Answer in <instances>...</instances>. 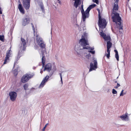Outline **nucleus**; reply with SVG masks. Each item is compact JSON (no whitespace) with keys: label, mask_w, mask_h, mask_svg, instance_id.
Here are the masks:
<instances>
[{"label":"nucleus","mask_w":131,"mask_h":131,"mask_svg":"<svg viewBox=\"0 0 131 131\" xmlns=\"http://www.w3.org/2000/svg\"><path fill=\"white\" fill-rule=\"evenodd\" d=\"M79 43L81 46L77 45L75 46L74 50L78 55L81 54L84 49H90V48L85 46L89 45L88 39L86 35L84 34L82 36L81 39L79 41Z\"/></svg>","instance_id":"nucleus-1"},{"label":"nucleus","mask_w":131,"mask_h":131,"mask_svg":"<svg viewBox=\"0 0 131 131\" xmlns=\"http://www.w3.org/2000/svg\"><path fill=\"white\" fill-rule=\"evenodd\" d=\"M100 35L103 37L105 40L108 41L107 43V52L105 51V56H106L108 59H109L110 57V48L112 45V43L110 42L111 38L110 36H106L105 34L104 33L102 30L100 32Z\"/></svg>","instance_id":"nucleus-2"},{"label":"nucleus","mask_w":131,"mask_h":131,"mask_svg":"<svg viewBox=\"0 0 131 131\" xmlns=\"http://www.w3.org/2000/svg\"><path fill=\"white\" fill-rule=\"evenodd\" d=\"M96 5L95 4L91 5L88 8L85 12H84L83 9V6L82 5L81 6V7L82 9L81 10V12L82 15L83 20L84 22L85 21V18L88 17L89 15V12L90 10L95 7Z\"/></svg>","instance_id":"nucleus-3"},{"label":"nucleus","mask_w":131,"mask_h":131,"mask_svg":"<svg viewBox=\"0 0 131 131\" xmlns=\"http://www.w3.org/2000/svg\"><path fill=\"white\" fill-rule=\"evenodd\" d=\"M112 18L113 21L119 25L121 24V18L119 16V14L117 13H112Z\"/></svg>","instance_id":"nucleus-4"},{"label":"nucleus","mask_w":131,"mask_h":131,"mask_svg":"<svg viewBox=\"0 0 131 131\" xmlns=\"http://www.w3.org/2000/svg\"><path fill=\"white\" fill-rule=\"evenodd\" d=\"M34 75V74L33 73L26 74L22 77L21 79V81L23 83H25L27 82L30 79L32 78Z\"/></svg>","instance_id":"nucleus-5"},{"label":"nucleus","mask_w":131,"mask_h":131,"mask_svg":"<svg viewBox=\"0 0 131 131\" xmlns=\"http://www.w3.org/2000/svg\"><path fill=\"white\" fill-rule=\"evenodd\" d=\"M99 25L101 29H103L105 27L107 22L105 19L102 18L101 16H99Z\"/></svg>","instance_id":"nucleus-6"},{"label":"nucleus","mask_w":131,"mask_h":131,"mask_svg":"<svg viewBox=\"0 0 131 131\" xmlns=\"http://www.w3.org/2000/svg\"><path fill=\"white\" fill-rule=\"evenodd\" d=\"M36 40L38 44L41 48H45V44L42 38L38 35L36 36Z\"/></svg>","instance_id":"nucleus-7"},{"label":"nucleus","mask_w":131,"mask_h":131,"mask_svg":"<svg viewBox=\"0 0 131 131\" xmlns=\"http://www.w3.org/2000/svg\"><path fill=\"white\" fill-rule=\"evenodd\" d=\"M97 62L96 59H93V61L90 64V69L89 71H91L93 70H95L97 68Z\"/></svg>","instance_id":"nucleus-8"},{"label":"nucleus","mask_w":131,"mask_h":131,"mask_svg":"<svg viewBox=\"0 0 131 131\" xmlns=\"http://www.w3.org/2000/svg\"><path fill=\"white\" fill-rule=\"evenodd\" d=\"M9 95L12 101H13L16 100L17 96V94L16 92H9Z\"/></svg>","instance_id":"nucleus-9"},{"label":"nucleus","mask_w":131,"mask_h":131,"mask_svg":"<svg viewBox=\"0 0 131 131\" xmlns=\"http://www.w3.org/2000/svg\"><path fill=\"white\" fill-rule=\"evenodd\" d=\"M23 5L26 9H28L30 6V0H23Z\"/></svg>","instance_id":"nucleus-10"},{"label":"nucleus","mask_w":131,"mask_h":131,"mask_svg":"<svg viewBox=\"0 0 131 131\" xmlns=\"http://www.w3.org/2000/svg\"><path fill=\"white\" fill-rule=\"evenodd\" d=\"M49 78V76L47 75L43 78L39 87V88H42L45 85L47 81Z\"/></svg>","instance_id":"nucleus-11"},{"label":"nucleus","mask_w":131,"mask_h":131,"mask_svg":"<svg viewBox=\"0 0 131 131\" xmlns=\"http://www.w3.org/2000/svg\"><path fill=\"white\" fill-rule=\"evenodd\" d=\"M30 19L29 18H24L22 22V24L23 26H25L29 24L30 21Z\"/></svg>","instance_id":"nucleus-12"},{"label":"nucleus","mask_w":131,"mask_h":131,"mask_svg":"<svg viewBox=\"0 0 131 131\" xmlns=\"http://www.w3.org/2000/svg\"><path fill=\"white\" fill-rule=\"evenodd\" d=\"M128 114L126 113L120 116L121 119L124 121H128L129 120V118L128 115Z\"/></svg>","instance_id":"nucleus-13"},{"label":"nucleus","mask_w":131,"mask_h":131,"mask_svg":"<svg viewBox=\"0 0 131 131\" xmlns=\"http://www.w3.org/2000/svg\"><path fill=\"white\" fill-rule=\"evenodd\" d=\"M21 47L23 48V50L25 49L26 47V40L23 38H21Z\"/></svg>","instance_id":"nucleus-14"},{"label":"nucleus","mask_w":131,"mask_h":131,"mask_svg":"<svg viewBox=\"0 0 131 131\" xmlns=\"http://www.w3.org/2000/svg\"><path fill=\"white\" fill-rule=\"evenodd\" d=\"M10 50L7 51L6 54V56L4 62V64H5L8 62L9 61V58L10 56Z\"/></svg>","instance_id":"nucleus-15"},{"label":"nucleus","mask_w":131,"mask_h":131,"mask_svg":"<svg viewBox=\"0 0 131 131\" xmlns=\"http://www.w3.org/2000/svg\"><path fill=\"white\" fill-rule=\"evenodd\" d=\"M52 68V65L50 63H48L45 66L44 71L46 70L50 72Z\"/></svg>","instance_id":"nucleus-16"},{"label":"nucleus","mask_w":131,"mask_h":131,"mask_svg":"<svg viewBox=\"0 0 131 131\" xmlns=\"http://www.w3.org/2000/svg\"><path fill=\"white\" fill-rule=\"evenodd\" d=\"M119 0H116L115 2L113 8V12L112 13H116L115 11L117 10L118 9V7L117 4V3Z\"/></svg>","instance_id":"nucleus-17"},{"label":"nucleus","mask_w":131,"mask_h":131,"mask_svg":"<svg viewBox=\"0 0 131 131\" xmlns=\"http://www.w3.org/2000/svg\"><path fill=\"white\" fill-rule=\"evenodd\" d=\"M19 2L20 4H19L18 7V8L20 12L22 14H24L25 13V12L24 8L20 4V3L19 1Z\"/></svg>","instance_id":"nucleus-18"},{"label":"nucleus","mask_w":131,"mask_h":131,"mask_svg":"<svg viewBox=\"0 0 131 131\" xmlns=\"http://www.w3.org/2000/svg\"><path fill=\"white\" fill-rule=\"evenodd\" d=\"M45 61V59L44 56H42V62L43 64V66H44Z\"/></svg>","instance_id":"nucleus-19"},{"label":"nucleus","mask_w":131,"mask_h":131,"mask_svg":"<svg viewBox=\"0 0 131 131\" xmlns=\"http://www.w3.org/2000/svg\"><path fill=\"white\" fill-rule=\"evenodd\" d=\"M28 85L27 84H25L24 85V89L25 90H28Z\"/></svg>","instance_id":"nucleus-20"},{"label":"nucleus","mask_w":131,"mask_h":131,"mask_svg":"<svg viewBox=\"0 0 131 131\" xmlns=\"http://www.w3.org/2000/svg\"><path fill=\"white\" fill-rule=\"evenodd\" d=\"M4 38V36L3 35H0V40L2 41H3Z\"/></svg>","instance_id":"nucleus-21"},{"label":"nucleus","mask_w":131,"mask_h":131,"mask_svg":"<svg viewBox=\"0 0 131 131\" xmlns=\"http://www.w3.org/2000/svg\"><path fill=\"white\" fill-rule=\"evenodd\" d=\"M115 57L116 58L117 60L118 61H119V55L118 53L115 54Z\"/></svg>","instance_id":"nucleus-22"},{"label":"nucleus","mask_w":131,"mask_h":131,"mask_svg":"<svg viewBox=\"0 0 131 131\" xmlns=\"http://www.w3.org/2000/svg\"><path fill=\"white\" fill-rule=\"evenodd\" d=\"M91 55L90 54V53H89L85 57L86 58L89 59L91 57Z\"/></svg>","instance_id":"nucleus-23"},{"label":"nucleus","mask_w":131,"mask_h":131,"mask_svg":"<svg viewBox=\"0 0 131 131\" xmlns=\"http://www.w3.org/2000/svg\"><path fill=\"white\" fill-rule=\"evenodd\" d=\"M112 93L113 94H116L117 93V91L114 89H113L112 90Z\"/></svg>","instance_id":"nucleus-24"},{"label":"nucleus","mask_w":131,"mask_h":131,"mask_svg":"<svg viewBox=\"0 0 131 131\" xmlns=\"http://www.w3.org/2000/svg\"><path fill=\"white\" fill-rule=\"evenodd\" d=\"M31 25L32 26V29H33V32H34V33H35V28L34 26L33 25L32 23H31Z\"/></svg>","instance_id":"nucleus-25"},{"label":"nucleus","mask_w":131,"mask_h":131,"mask_svg":"<svg viewBox=\"0 0 131 131\" xmlns=\"http://www.w3.org/2000/svg\"><path fill=\"white\" fill-rule=\"evenodd\" d=\"M48 124V123H47L45 125V126L43 128V129H42V131H45V129L47 126V125Z\"/></svg>","instance_id":"nucleus-26"},{"label":"nucleus","mask_w":131,"mask_h":131,"mask_svg":"<svg viewBox=\"0 0 131 131\" xmlns=\"http://www.w3.org/2000/svg\"><path fill=\"white\" fill-rule=\"evenodd\" d=\"M93 2L97 4H98L99 2L98 0H92Z\"/></svg>","instance_id":"nucleus-27"},{"label":"nucleus","mask_w":131,"mask_h":131,"mask_svg":"<svg viewBox=\"0 0 131 131\" xmlns=\"http://www.w3.org/2000/svg\"><path fill=\"white\" fill-rule=\"evenodd\" d=\"M125 94L126 93H123V92H121L120 94V96H123V95L124 94Z\"/></svg>","instance_id":"nucleus-28"},{"label":"nucleus","mask_w":131,"mask_h":131,"mask_svg":"<svg viewBox=\"0 0 131 131\" xmlns=\"http://www.w3.org/2000/svg\"><path fill=\"white\" fill-rule=\"evenodd\" d=\"M59 74L60 75V77L61 81V82L62 84L63 82H62V80L61 74V73H59Z\"/></svg>","instance_id":"nucleus-29"},{"label":"nucleus","mask_w":131,"mask_h":131,"mask_svg":"<svg viewBox=\"0 0 131 131\" xmlns=\"http://www.w3.org/2000/svg\"><path fill=\"white\" fill-rule=\"evenodd\" d=\"M90 49H89V50H91L88 51L89 52L91 53V51H92V50H93L94 49V48L93 47H92L90 48Z\"/></svg>","instance_id":"nucleus-30"},{"label":"nucleus","mask_w":131,"mask_h":131,"mask_svg":"<svg viewBox=\"0 0 131 131\" xmlns=\"http://www.w3.org/2000/svg\"><path fill=\"white\" fill-rule=\"evenodd\" d=\"M97 11H98V12H99V15H100V16H101L100 13V10H99V9H97Z\"/></svg>","instance_id":"nucleus-31"},{"label":"nucleus","mask_w":131,"mask_h":131,"mask_svg":"<svg viewBox=\"0 0 131 131\" xmlns=\"http://www.w3.org/2000/svg\"><path fill=\"white\" fill-rule=\"evenodd\" d=\"M2 14V10L1 7H0V14Z\"/></svg>","instance_id":"nucleus-32"},{"label":"nucleus","mask_w":131,"mask_h":131,"mask_svg":"<svg viewBox=\"0 0 131 131\" xmlns=\"http://www.w3.org/2000/svg\"><path fill=\"white\" fill-rule=\"evenodd\" d=\"M95 53V51H92L91 52V53L92 54H94Z\"/></svg>","instance_id":"nucleus-33"},{"label":"nucleus","mask_w":131,"mask_h":131,"mask_svg":"<svg viewBox=\"0 0 131 131\" xmlns=\"http://www.w3.org/2000/svg\"><path fill=\"white\" fill-rule=\"evenodd\" d=\"M114 51L115 52V54L118 53V51L116 50H114Z\"/></svg>","instance_id":"nucleus-34"},{"label":"nucleus","mask_w":131,"mask_h":131,"mask_svg":"<svg viewBox=\"0 0 131 131\" xmlns=\"http://www.w3.org/2000/svg\"><path fill=\"white\" fill-rule=\"evenodd\" d=\"M41 8L42 10V11L43 12L44 8H43V6H41Z\"/></svg>","instance_id":"nucleus-35"},{"label":"nucleus","mask_w":131,"mask_h":131,"mask_svg":"<svg viewBox=\"0 0 131 131\" xmlns=\"http://www.w3.org/2000/svg\"><path fill=\"white\" fill-rule=\"evenodd\" d=\"M117 86L118 87H119L120 86V85L118 83H117Z\"/></svg>","instance_id":"nucleus-36"},{"label":"nucleus","mask_w":131,"mask_h":131,"mask_svg":"<svg viewBox=\"0 0 131 131\" xmlns=\"http://www.w3.org/2000/svg\"><path fill=\"white\" fill-rule=\"evenodd\" d=\"M14 71H15L16 72V73H15V74H16V75H17V70H14Z\"/></svg>","instance_id":"nucleus-37"},{"label":"nucleus","mask_w":131,"mask_h":131,"mask_svg":"<svg viewBox=\"0 0 131 131\" xmlns=\"http://www.w3.org/2000/svg\"><path fill=\"white\" fill-rule=\"evenodd\" d=\"M118 87L117 86H115L114 87V88L115 89H117V88Z\"/></svg>","instance_id":"nucleus-38"},{"label":"nucleus","mask_w":131,"mask_h":131,"mask_svg":"<svg viewBox=\"0 0 131 131\" xmlns=\"http://www.w3.org/2000/svg\"><path fill=\"white\" fill-rule=\"evenodd\" d=\"M58 0V1H59V3H60V1H59V0Z\"/></svg>","instance_id":"nucleus-39"},{"label":"nucleus","mask_w":131,"mask_h":131,"mask_svg":"<svg viewBox=\"0 0 131 131\" xmlns=\"http://www.w3.org/2000/svg\"><path fill=\"white\" fill-rule=\"evenodd\" d=\"M124 91V90H122L121 91V92H123Z\"/></svg>","instance_id":"nucleus-40"},{"label":"nucleus","mask_w":131,"mask_h":131,"mask_svg":"<svg viewBox=\"0 0 131 131\" xmlns=\"http://www.w3.org/2000/svg\"><path fill=\"white\" fill-rule=\"evenodd\" d=\"M42 71H40V73H42Z\"/></svg>","instance_id":"nucleus-41"},{"label":"nucleus","mask_w":131,"mask_h":131,"mask_svg":"<svg viewBox=\"0 0 131 131\" xmlns=\"http://www.w3.org/2000/svg\"><path fill=\"white\" fill-rule=\"evenodd\" d=\"M115 82V83H117V82L116 81Z\"/></svg>","instance_id":"nucleus-42"},{"label":"nucleus","mask_w":131,"mask_h":131,"mask_svg":"<svg viewBox=\"0 0 131 131\" xmlns=\"http://www.w3.org/2000/svg\"><path fill=\"white\" fill-rule=\"evenodd\" d=\"M129 0H128V1H129Z\"/></svg>","instance_id":"nucleus-43"}]
</instances>
